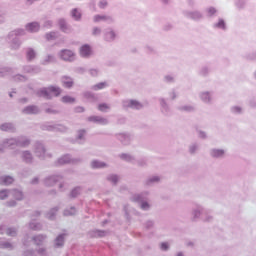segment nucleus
<instances>
[{
  "label": "nucleus",
  "instance_id": "nucleus-1",
  "mask_svg": "<svg viewBox=\"0 0 256 256\" xmlns=\"http://www.w3.org/2000/svg\"><path fill=\"white\" fill-rule=\"evenodd\" d=\"M39 97H44V99H52V97H59L61 95V88L50 86L44 88L38 92Z\"/></svg>",
  "mask_w": 256,
  "mask_h": 256
},
{
  "label": "nucleus",
  "instance_id": "nucleus-2",
  "mask_svg": "<svg viewBox=\"0 0 256 256\" xmlns=\"http://www.w3.org/2000/svg\"><path fill=\"white\" fill-rule=\"evenodd\" d=\"M60 57L63 61H75V53L71 50H62L60 52Z\"/></svg>",
  "mask_w": 256,
  "mask_h": 256
},
{
  "label": "nucleus",
  "instance_id": "nucleus-3",
  "mask_svg": "<svg viewBox=\"0 0 256 256\" xmlns=\"http://www.w3.org/2000/svg\"><path fill=\"white\" fill-rule=\"evenodd\" d=\"M81 57H91L93 55V49L88 44H84L79 49Z\"/></svg>",
  "mask_w": 256,
  "mask_h": 256
},
{
  "label": "nucleus",
  "instance_id": "nucleus-4",
  "mask_svg": "<svg viewBox=\"0 0 256 256\" xmlns=\"http://www.w3.org/2000/svg\"><path fill=\"white\" fill-rule=\"evenodd\" d=\"M27 31H30V33H37L39 31V23L33 22L27 25L26 27Z\"/></svg>",
  "mask_w": 256,
  "mask_h": 256
},
{
  "label": "nucleus",
  "instance_id": "nucleus-5",
  "mask_svg": "<svg viewBox=\"0 0 256 256\" xmlns=\"http://www.w3.org/2000/svg\"><path fill=\"white\" fill-rule=\"evenodd\" d=\"M59 27L64 33H69V27L67 23H65V20H59Z\"/></svg>",
  "mask_w": 256,
  "mask_h": 256
},
{
  "label": "nucleus",
  "instance_id": "nucleus-6",
  "mask_svg": "<svg viewBox=\"0 0 256 256\" xmlns=\"http://www.w3.org/2000/svg\"><path fill=\"white\" fill-rule=\"evenodd\" d=\"M63 85L67 88L70 89V87H73V80L71 78L64 77L63 78Z\"/></svg>",
  "mask_w": 256,
  "mask_h": 256
},
{
  "label": "nucleus",
  "instance_id": "nucleus-7",
  "mask_svg": "<svg viewBox=\"0 0 256 256\" xmlns=\"http://www.w3.org/2000/svg\"><path fill=\"white\" fill-rule=\"evenodd\" d=\"M1 183L2 185H11V183H13V178L10 176H6L4 178H1Z\"/></svg>",
  "mask_w": 256,
  "mask_h": 256
},
{
  "label": "nucleus",
  "instance_id": "nucleus-8",
  "mask_svg": "<svg viewBox=\"0 0 256 256\" xmlns=\"http://www.w3.org/2000/svg\"><path fill=\"white\" fill-rule=\"evenodd\" d=\"M62 102L63 103H75V98L71 96H64L62 97Z\"/></svg>",
  "mask_w": 256,
  "mask_h": 256
},
{
  "label": "nucleus",
  "instance_id": "nucleus-9",
  "mask_svg": "<svg viewBox=\"0 0 256 256\" xmlns=\"http://www.w3.org/2000/svg\"><path fill=\"white\" fill-rule=\"evenodd\" d=\"M39 110L37 109V107L35 106H29L25 109V113H32L35 114L37 113Z\"/></svg>",
  "mask_w": 256,
  "mask_h": 256
},
{
  "label": "nucleus",
  "instance_id": "nucleus-10",
  "mask_svg": "<svg viewBox=\"0 0 256 256\" xmlns=\"http://www.w3.org/2000/svg\"><path fill=\"white\" fill-rule=\"evenodd\" d=\"M63 242H64V237H63V235L58 236V237L56 238V243H55L56 247H62Z\"/></svg>",
  "mask_w": 256,
  "mask_h": 256
},
{
  "label": "nucleus",
  "instance_id": "nucleus-11",
  "mask_svg": "<svg viewBox=\"0 0 256 256\" xmlns=\"http://www.w3.org/2000/svg\"><path fill=\"white\" fill-rule=\"evenodd\" d=\"M107 84L105 82L98 83L94 86V91H99L100 89H105Z\"/></svg>",
  "mask_w": 256,
  "mask_h": 256
},
{
  "label": "nucleus",
  "instance_id": "nucleus-12",
  "mask_svg": "<svg viewBox=\"0 0 256 256\" xmlns=\"http://www.w3.org/2000/svg\"><path fill=\"white\" fill-rule=\"evenodd\" d=\"M92 167L94 169H101V167H105V164L102 162L94 161V162H92Z\"/></svg>",
  "mask_w": 256,
  "mask_h": 256
},
{
  "label": "nucleus",
  "instance_id": "nucleus-13",
  "mask_svg": "<svg viewBox=\"0 0 256 256\" xmlns=\"http://www.w3.org/2000/svg\"><path fill=\"white\" fill-rule=\"evenodd\" d=\"M106 41H113L115 39V32L110 31L106 34Z\"/></svg>",
  "mask_w": 256,
  "mask_h": 256
},
{
  "label": "nucleus",
  "instance_id": "nucleus-14",
  "mask_svg": "<svg viewBox=\"0 0 256 256\" xmlns=\"http://www.w3.org/2000/svg\"><path fill=\"white\" fill-rule=\"evenodd\" d=\"M27 58L29 61H31V59H35V51L33 49H29L27 51Z\"/></svg>",
  "mask_w": 256,
  "mask_h": 256
},
{
  "label": "nucleus",
  "instance_id": "nucleus-15",
  "mask_svg": "<svg viewBox=\"0 0 256 256\" xmlns=\"http://www.w3.org/2000/svg\"><path fill=\"white\" fill-rule=\"evenodd\" d=\"M72 17H74V19H76V20H79V19H81V13L78 12L77 9H74L72 11Z\"/></svg>",
  "mask_w": 256,
  "mask_h": 256
},
{
  "label": "nucleus",
  "instance_id": "nucleus-16",
  "mask_svg": "<svg viewBox=\"0 0 256 256\" xmlns=\"http://www.w3.org/2000/svg\"><path fill=\"white\" fill-rule=\"evenodd\" d=\"M108 17L107 16H101V15H96L94 17V21L99 22V21H107Z\"/></svg>",
  "mask_w": 256,
  "mask_h": 256
},
{
  "label": "nucleus",
  "instance_id": "nucleus-17",
  "mask_svg": "<svg viewBox=\"0 0 256 256\" xmlns=\"http://www.w3.org/2000/svg\"><path fill=\"white\" fill-rule=\"evenodd\" d=\"M98 109L99 111H109V105L103 103V104H100L98 105Z\"/></svg>",
  "mask_w": 256,
  "mask_h": 256
},
{
  "label": "nucleus",
  "instance_id": "nucleus-18",
  "mask_svg": "<svg viewBox=\"0 0 256 256\" xmlns=\"http://www.w3.org/2000/svg\"><path fill=\"white\" fill-rule=\"evenodd\" d=\"M14 196L18 201H21V199H23V193L21 191H14Z\"/></svg>",
  "mask_w": 256,
  "mask_h": 256
},
{
  "label": "nucleus",
  "instance_id": "nucleus-19",
  "mask_svg": "<svg viewBox=\"0 0 256 256\" xmlns=\"http://www.w3.org/2000/svg\"><path fill=\"white\" fill-rule=\"evenodd\" d=\"M130 107H135L136 109H139V107H141V104H139V102L132 100L130 101Z\"/></svg>",
  "mask_w": 256,
  "mask_h": 256
},
{
  "label": "nucleus",
  "instance_id": "nucleus-20",
  "mask_svg": "<svg viewBox=\"0 0 256 256\" xmlns=\"http://www.w3.org/2000/svg\"><path fill=\"white\" fill-rule=\"evenodd\" d=\"M8 192L7 190L0 191V199H7Z\"/></svg>",
  "mask_w": 256,
  "mask_h": 256
},
{
  "label": "nucleus",
  "instance_id": "nucleus-21",
  "mask_svg": "<svg viewBox=\"0 0 256 256\" xmlns=\"http://www.w3.org/2000/svg\"><path fill=\"white\" fill-rule=\"evenodd\" d=\"M223 151L222 150H214L213 151V156L214 157H221V155H223Z\"/></svg>",
  "mask_w": 256,
  "mask_h": 256
},
{
  "label": "nucleus",
  "instance_id": "nucleus-22",
  "mask_svg": "<svg viewBox=\"0 0 256 256\" xmlns=\"http://www.w3.org/2000/svg\"><path fill=\"white\" fill-rule=\"evenodd\" d=\"M55 37H56L55 32H52L46 35V38L48 39V41H51V39H55Z\"/></svg>",
  "mask_w": 256,
  "mask_h": 256
},
{
  "label": "nucleus",
  "instance_id": "nucleus-23",
  "mask_svg": "<svg viewBox=\"0 0 256 256\" xmlns=\"http://www.w3.org/2000/svg\"><path fill=\"white\" fill-rule=\"evenodd\" d=\"M9 129H11V125L9 124H4L1 126L2 131H9Z\"/></svg>",
  "mask_w": 256,
  "mask_h": 256
},
{
  "label": "nucleus",
  "instance_id": "nucleus-24",
  "mask_svg": "<svg viewBox=\"0 0 256 256\" xmlns=\"http://www.w3.org/2000/svg\"><path fill=\"white\" fill-rule=\"evenodd\" d=\"M217 27H220L222 29H225V21L223 20H219L218 24H217Z\"/></svg>",
  "mask_w": 256,
  "mask_h": 256
},
{
  "label": "nucleus",
  "instance_id": "nucleus-25",
  "mask_svg": "<svg viewBox=\"0 0 256 256\" xmlns=\"http://www.w3.org/2000/svg\"><path fill=\"white\" fill-rule=\"evenodd\" d=\"M161 249H162L163 251H167V249H169V245L164 242V243L161 244Z\"/></svg>",
  "mask_w": 256,
  "mask_h": 256
},
{
  "label": "nucleus",
  "instance_id": "nucleus-26",
  "mask_svg": "<svg viewBox=\"0 0 256 256\" xmlns=\"http://www.w3.org/2000/svg\"><path fill=\"white\" fill-rule=\"evenodd\" d=\"M208 13L209 15H215V13H217V10H215V8H209Z\"/></svg>",
  "mask_w": 256,
  "mask_h": 256
},
{
  "label": "nucleus",
  "instance_id": "nucleus-27",
  "mask_svg": "<svg viewBox=\"0 0 256 256\" xmlns=\"http://www.w3.org/2000/svg\"><path fill=\"white\" fill-rule=\"evenodd\" d=\"M79 193V190L78 189H74L72 192H71V196L72 197H77V194Z\"/></svg>",
  "mask_w": 256,
  "mask_h": 256
},
{
  "label": "nucleus",
  "instance_id": "nucleus-28",
  "mask_svg": "<svg viewBox=\"0 0 256 256\" xmlns=\"http://www.w3.org/2000/svg\"><path fill=\"white\" fill-rule=\"evenodd\" d=\"M110 181L112 182V183H116L117 181H118V178H117V176H111L110 177Z\"/></svg>",
  "mask_w": 256,
  "mask_h": 256
},
{
  "label": "nucleus",
  "instance_id": "nucleus-29",
  "mask_svg": "<svg viewBox=\"0 0 256 256\" xmlns=\"http://www.w3.org/2000/svg\"><path fill=\"white\" fill-rule=\"evenodd\" d=\"M15 230H13V229H8L7 230V235H11V236H13V235H15Z\"/></svg>",
  "mask_w": 256,
  "mask_h": 256
},
{
  "label": "nucleus",
  "instance_id": "nucleus-30",
  "mask_svg": "<svg viewBox=\"0 0 256 256\" xmlns=\"http://www.w3.org/2000/svg\"><path fill=\"white\" fill-rule=\"evenodd\" d=\"M106 5H107V2H100L99 3L100 9H105Z\"/></svg>",
  "mask_w": 256,
  "mask_h": 256
},
{
  "label": "nucleus",
  "instance_id": "nucleus-31",
  "mask_svg": "<svg viewBox=\"0 0 256 256\" xmlns=\"http://www.w3.org/2000/svg\"><path fill=\"white\" fill-rule=\"evenodd\" d=\"M142 209H149V204L147 202L142 203L141 205Z\"/></svg>",
  "mask_w": 256,
  "mask_h": 256
},
{
  "label": "nucleus",
  "instance_id": "nucleus-32",
  "mask_svg": "<svg viewBox=\"0 0 256 256\" xmlns=\"http://www.w3.org/2000/svg\"><path fill=\"white\" fill-rule=\"evenodd\" d=\"M83 111H85V109L83 107L76 108V113H83Z\"/></svg>",
  "mask_w": 256,
  "mask_h": 256
},
{
  "label": "nucleus",
  "instance_id": "nucleus-33",
  "mask_svg": "<svg viewBox=\"0 0 256 256\" xmlns=\"http://www.w3.org/2000/svg\"><path fill=\"white\" fill-rule=\"evenodd\" d=\"M24 157H25V159L27 161L28 159H31V154L29 152H25L24 153Z\"/></svg>",
  "mask_w": 256,
  "mask_h": 256
},
{
  "label": "nucleus",
  "instance_id": "nucleus-34",
  "mask_svg": "<svg viewBox=\"0 0 256 256\" xmlns=\"http://www.w3.org/2000/svg\"><path fill=\"white\" fill-rule=\"evenodd\" d=\"M93 33H94V35H97V34L101 33V30L99 28H95Z\"/></svg>",
  "mask_w": 256,
  "mask_h": 256
},
{
  "label": "nucleus",
  "instance_id": "nucleus-35",
  "mask_svg": "<svg viewBox=\"0 0 256 256\" xmlns=\"http://www.w3.org/2000/svg\"><path fill=\"white\" fill-rule=\"evenodd\" d=\"M59 165H63L65 163H67V161L63 160V158H61L59 161H58Z\"/></svg>",
  "mask_w": 256,
  "mask_h": 256
},
{
  "label": "nucleus",
  "instance_id": "nucleus-36",
  "mask_svg": "<svg viewBox=\"0 0 256 256\" xmlns=\"http://www.w3.org/2000/svg\"><path fill=\"white\" fill-rule=\"evenodd\" d=\"M89 121H98L97 117H90Z\"/></svg>",
  "mask_w": 256,
  "mask_h": 256
},
{
  "label": "nucleus",
  "instance_id": "nucleus-37",
  "mask_svg": "<svg viewBox=\"0 0 256 256\" xmlns=\"http://www.w3.org/2000/svg\"><path fill=\"white\" fill-rule=\"evenodd\" d=\"M18 79H20V81H23L25 79V77L23 76H18Z\"/></svg>",
  "mask_w": 256,
  "mask_h": 256
},
{
  "label": "nucleus",
  "instance_id": "nucleus-38",
  "mask_svg": "<svg viewBox=\"0 0 256 256\" xmlns=\"http://www.w3.org/2000/svg\"><path fill=\"white\" fill-rule=\"evenodd\" d=\"M31 229H37V227H33V224H30Z\"/></svg>",
  "mask_w": 256,
  "mask_h": 256
},
{
  "label": "nucleus",
  "instance_id": "nucleus-39",
  "mask_svg": "<svg viewBox=\"0 0 256 256\" xmlns=\"http://www.w3.org/2000/svg\"><path fill=\"white\" fill-rule=\"evenodd\" d=\"M47 113H54L53 111H51L50 109L47 110Z\"/></svg>",
  "mask_w": 256,
  "mask_h": 256
},
{
  "label": "nucleus",
  "instance_id": "nucleus-40",
  "mask_svg": "<svg viewBox=\"0 0 256 256\" xmlns=\"http://www.w3.org/2000/svg\"><path fill=\"white\" fill-rule=\"evenodd\" d=\"M65 215H71L68 211H65Z\"/></svg>",
  "mask_w": 256,
  "mask_h": 256
},
{
  "label": "nucleus",
  "instance_id": "nucleus-41",
  "mask_svg": "<svg viewBox=\"0 0 256 256\" xmlns=\"http://www.w3.org/2000/svg\"><path fill=\"white\" fill-rule=\"evenodd\" d=\"M125 157H127V155H122V159H125Z\"/></svg>",
  "mask_w": 256,
  "mask_h": 256
},
{
  "label": "nucleus",
  "instance_id": "nucleus-42",
  "mask_svg": "<svg viewBox=\"0 0 256 256\" xmlns=\"http://www.w3.org/2000/svg\"><path fill=\"white\" fill-rule=\"evenodd\" d=\"M177 256H183V254H182V253H179V254H177Z\"/></svg>",
  "mask_w": 256,
  "mask_h": 256
},
{
  "label": "nucleus",
  "instance_id": "nucleus-43",
  "mask_svg": "<svg viewBox=\"0 0 256 256\" xmlns=\"http://www.w3.org/2000/svg\"><path fill=\"white\" fill-rule=\"evenodd\" d=\"M5 247H10V244H6Z\"/></svg>",
  "mask_w": 256,
  "mask_h": 256
}]
</instances>
